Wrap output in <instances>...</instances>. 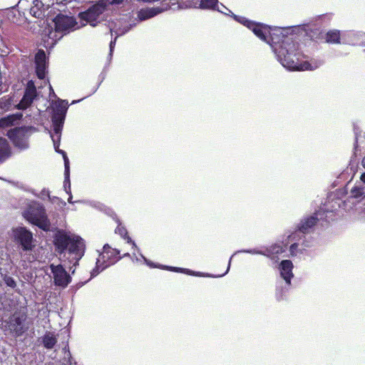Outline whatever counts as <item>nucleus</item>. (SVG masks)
<instances>
[{
	"label": "nucleus",
	"instance_id": "1",
	"mask_svg": "<svg viewBox=\"0 0 365 365\" xmlns=\"http://www.w3.org/2000/svg\"><path fill=\"white\" fill-rule=\"evenodd\" d=\"M28 313L26 308L14 311L4 321L5 331L15 338L23 336L29 329Z\"/></svg>",
	"mask_w": 365,
	"mask_h": 365
},
{
	"label": "nucleus",
	"instance_id": "2",
	"mask_svg": "<svg viewBox=\"0 0 365 365\" xmlns=\"http://www.w3.org/2000/svg\"><path fill=\"white\" fill-rule=\"evenodd\" d=\"M123 0H99L87 10L80 12L78 18L88 23L91 26H96L100 22V16L109 5L120 4Z\"/></svg>",
	"mask_w": 365,
	"mask_h": 365
},
{
	"label": "nucleus",
	"instance_id": "3",
	"mask_svg": "<svg viewBox=\"0 0 365 365\" xmlns=\"http://www.w3.org/2000/svg\"><path fill=\"white\" fill-rule=\"evenodd\" d=\"M53 242L56 248L61 251H65L68 247V251H84L86 247L81 237L68 234L62 230L55 233Z\"/></svg>",
	"mask_w": 365,
	"mask_h": 365
},
{
	"label": "nucleus",
	"instance_id": "4",
	"mask_svg": "<svg viewBox=\"0 0 365 365\" xmlns=\"http://www.w3.org/2000/svg\"><path fill=\"white\" fill-rule=\"evenodd\" d=\"M54 31H51L48 37L56 41L63 37V36L75 30L78 25L76 19L73 16H69L62 14H58L53 19Z\"/></svg>",
	"mask_w": 365,
	"mask_h": 365
},
{
	"label": "nucleus",
	"instance_id": "5",
	"mask_svg": "<svg viewBox=\"0 0 365 365\" xmlns=\"http://www.w3.org/2000/svg\"><path fill=\"white\" fill-rule=\"evenodd\" d=\"M289 46L288 48H284L285 52L282 51V54L284 55L282 64L284 67L288 68L290 70L295 71H307L312 70L311 64L308 61H304L303 63H299L298 61V58H297L296 46L295 43L292 41L291 43L286 42Z\"/></svg>",
	"mask_w": 365,
	"mask_h": 365
},
{
	"label": "nucleus",
	"instance_id": "6",
	"mask_svg": "<svg viewBox=\"0 0 365 365\" xmlns=\"http://www.w3.org/2000/svg\"><path fill=\"white\" fill-rule=\"evenodd\" d=\"M25 217L28 221L44 231L50 230L51 223L48 219L46 210L42 205L31 207L25 213Z\"/></svg>",
	"mask_w": 365,
	"mask_h": 365
},
{
	"label": "nucleus",
	"instance_id": "7",
	"mask_svg": "<svg viewBox=\"0 0 365 365\" xmlns=\"http://www.w3.org/2000/svg\"><path fill=\"white\" fill-rule=\"evenodd\" d=\"M29 129L26 127H16L7 131L6 135L15 148L19 150L29 148Z\"/></svg>",
	"mask_w": 365,
	"mask_h": 365
},
{
	"label": "nucleus",
	"instance_id": "8",
	"mask_svg": "<svg viewBox=\"0 0 365 365\" xmlns=\"http://www.w3.org/2000/svg\"><path fill=\"white\" fill-rule=\"evenodd\" d=\"M310 38L315 41H322L327 43L339 44L341 43V32L337 29H331L326 33H324L319 29L311 30L307 33Z\"/></svg>",
	"mask_w": 365,
	"mask_h": 365
},
{
	"label": "nucleus",
	"instance_id": "9",
	"mask_svg": "<svg viewBox=\"0 0 365 365\" xmlns=\"http://www.w3.org/2000/svg\"><path fill=\"white\" fill-rule=\"evenodd\" d=\"M50 269L53 275L55 285L65 288L71 282V277L68 274L62 264L55 265L51 264Z\"/></svg>",
	"mask_w": 365,
	"mask_h": 365
},
{
	"label": "nucleus",
	"instance_id": "10",
	"mask_svg": "<svg viewBox=\"0 0 365 365\" xmlns=\"http://www.w3.org/2000/svg\"><path fill=\"white\" fill-rule=\"evenodd\" d=\"M120 252H99V255L96 259V269L103 271L108 267L115 264L121 257L119 256Z\"/></svg>",
	"mask_w": 365,
	"mask_h": 365
},
{
	"label": "nucleus",
	"instance_id": "11",
	"mask_svg": "<svg viewBox=\"0 0 365 365\" xmlns=\"http://www.w3.org/2000/svg\"><path fill=\"white\" fill-rule=\"evenodd\" d=\"M37 96V91L34 83L29 81L27 83L24 96L20 101L19 108L25 109L29 107Z\"/></svg>",
	"mask_w": 365,
	"mask_h": 365
},
{
	"label": "nucleus",
	"instance_id": "12",
	"mask_svg": "<svg viewBox=\"0 0 365 365\" xmlns=\"http://www.w3.org/2000/svg\"><path fill=\"white\" fill-rule=\"evenodd\" d=\"M234 256H235V255H232V257L230 258L229 264L227 267L226 270L223 273H222L220 274L215 275L214 277H222L227 273V272L230 269V262L232 259V258L234 257ZM162 268L165 270H169V271H172V272H175L184 273V274L191 275V276L212 277L211 275L205 274H204L202 272H195V271H192V270H190V269H186V268H180V267H170V266H163Z\"/></svg>",
	"mask_w": 365,
	"mask_h": 365
},
{
	"label": "nucleus",
	"instance_id": "13",
	"mask_svg": "<svg viewBox=\"0 0 365 365\" xmlns=\"http://www.w3.org/2000/svg\"><path fill=\"white\" fill-rule=\"evenodd\" d=\"M170 8V4L163 3L161 6L142 9L138 13V18L141 21L146 20L169 9Z\"/></svg>",
	"mask_w": 365,
	"mask_h": 365
},
{
	"label": "nucleus",
	"instance_id": "14",
	"mask_svg": "<svg viewBox=\"0 0 365 365\" xmlns=\"http://www.w3.org/2000/svg\"><path fill=\"white\" fill-rule=\"evenodd\" d=\"M287 242L284 244V247L281 245H275L273 249H276L277 247L280 249V251H284V248H287L288 245L290 244L289 251H297L299 245H303L304 243V240L302 239L299 237V233L297 231L289 235L287 238Z\"/></svg>",
	"mask_w": 365,
	"mask_h": 365
},
{
	"label": "nucleus",
	"instance_id": "15",
	"mask_svg": "<svg viewBox=\"0 0 365 365\" xmlns=\"http://www.w3.org/2000/svg\"><path fill=\"white\" fill-rule=\"evenodd\" d=\"M248 29H250L260 40L269 43V41L267 40V34L270 35V27L269 26L253 21Z\"/></svg>",
	"mask_w": 365,
	"mask_h": 365
},
{
	"label": "nucleus",
	"instance_id": "16",
	"mask_svg": "<svg viewBox=\"0 0 365 365\" xmlns=\"http://www.w3.org/2000/svg\"><path fill=\"white\" fill-rule=\"evenodd\" d=\"M64 117H61L58 115H53L52 116V123L53 127V131L55 133V135H51L53 145L55 148L56 149L59 146L61 133L63 128V125L64 123Z\"/></svg>",
	"mask_w": 365,
	"mask_h": 365
},
{
	"label": "nucleus",
	"instance_id": "17",
	"mask_svg": "<svg viewBox=\"0 0 365 365\" xmlns=\"http://www.w3.org/2000/svg\"><path fill=\"white\" fill-rule=\"evenodd\" d=\"M293 267L292 261L289 259L282 260L279 264L280 275L288 285L291 284V280L294 277Z\"/></svg>",
	"mask_w": 365,
	"mask_h": 365
},
{
	"label": "nucleus",
	"instance_id": "18",
	"mask_svg": "<svg viewBox=\"0 0 365 365\" xmlns=\"http://www.w3.org/2000/svg\"><path fill=\"white\" fill-rule=\"evenodd\" d=\"M16 237L24 250L26 251L31 250L33 240V236L31 232L26 230L25 228H20L16 232Z\"/></svg>",
	"mask_w": 365,
	"mask_h": 365
},
{
	"label": "nucleus",
	"instance_id": "19",
	"mask_svg": "<svg viewBox=\"0 0 365 365\" xmlns=\"http://www.w3.org/2000/svg\"><path fill=\"white\" fill-rule=\"evenodd\" d=\"M317 216H309L302 219L297 225V230L303 234L311 232L318 222Z\"/></svg>",
	"mask_w": 365,
	"mask_h": 365
},
{
	"label": "nucleus",
	"instance_id": "20",
	"mask_svg": "<svg viewBox=\"0 0 365 365\" xmlns=\"http://www.w3.org/2000/svg\"><path fill=\"white\" fill-rule=\"evenodd\" d=\"M11 148L7 140L0 137V164L11 156Z\"/></svg>",
	"mask_w": 365,
	"mask_h": 365
},
{
	"label": "nucleus",
	"instance_id": "21",
	"mask_svg": "<svg viewBox=\"0 0 365 365\" xmlns=\"http://www.w3.org/2000/svg\"><path fill=\"white\" fill-rule=\"evenodd\" d=\"M57 343V338L52 331H46L42 337V344L44 348L52 349Z\"/></svg>",
	"mask_w": 365,
	"mask_h": 365
},
{
	"label": "nucleus",
	"instance_id": "22",
	"mask_svg": "<svg viewBox=\"0 0 365 365\" xmlns=\"http://www.w3.org/2000/svg\"><path fill=\"white\" fill-rule=\"evenodd\" d=\"M118 225L117 227L115 230V232L116 234H118L120 237L124 238L127 240L128 243H130L132 245V249H137V245L134 242V241L132 240V239L128 236L127 229L125 226H123L119 220H117Z\"/></svg>",
	"mask_w": 365,
	"mask_h": 365
},
{
	"label": "nucleus",
	"instance_id": "23",
	"mask_svg": "<svg viewBox=\"0 0 365 365\" xmlns=\"http://www.w3.org/2000/svg\"><path fill=\"white\" fill-rule=\"evenodd\" d=\"M60 256L59 258L61 259V255L63 254V257L66 258L68 262L73 264V266H76L78 264V261L83 256L84 252H59Z\"/></svg>",
	"mask_w": 365,
	"mask_h": 365
},
{
	"label": "nucleus",
	"instance_id": "24",
	"mask_svg": "<svg viewBox=\"0 0 365 365\" xmlns=\"http://www.w3.org/2000/svg\"><path fill=\"white\" fill-rule=\"evenodd\" d=\"M68 109V103L65 101H58L54 108V115L64 117Z\"/></svg>",
	"mask_w": 365,
	"mask_h": 365
},
{
	"label": "nucleus",
	"instance_id": "25",
	"mask_svg": "<svg viewBox=\"0 0 365 365\" xmlns=\"http://www.w3.org/2000/svg\"><path fill=\"white\" fill-rule=\"evenodd\" d=\"M217 0H199L198 4L201 9H214L217 6Z\"/></svg>",
	"mask_w": 365,
	"mask_h": 365
},
{
	"label": "nucleus",
	"instance_id": "26",
	"mask_svg": "<svg viewBox=\"0 0 365 365\" xmlns=\"http://www.w3.org/2000/svg\"><path fill=\"white\" fill-rule=\"evenodd\" d=\"M351 195L354 198H359L362 196L365 197L364 187L359 186L353 187L351 190Z\"/></svg>",
	"mask_w": 365,
	"mask_h": 365
},
{
	"label": "nucleus",
	"instance_id": "27",
	"mask_svg": "<svg viewBox=\"0 0 365 365\" xmlns=\"http://www.w3.org/2000/svg\"><path fill=\"white\" fill-rule=\"evenodd\" d=\"M172 5L175 4H185L189 6H196L198 4L199 0H170Z\"/></svg>",
	"mask_w": 365,
	"mask_h": 365
},
{
	"label": "nucleus",
	"instance_id": "28",
	"mask_svg": "<svg viewBox=\"0 0 365 365\" xmlns=\"http://www.w3.org/2000/svg\"><path fill=\"white\" fill-rule=\"evenodd\" d=\"M36 73L39 79H44L46 77V64H36Z\"/></svg>",
	"mask_w": 365,
	"mask_h": 365
},
{
	"label": "nucleus",
	"instance_id": "29",
	"mask_svg": "<svg viewBox=\"0 0 365 365\" xmlns=\"http://www.w3.org/2000/svg\"><path fill=\"white\" fill-rule=\"evenodd\" d=\"M36 64H46V54L43 50H39L35 56Z\"/></svg>",
	"mask_w": 365,
	"mask_h": 365
},
{
	"label": "nucleus",
	"instance_id": "30",
	"mask_svg": "<svg viewBox=\"0 0 365 365\" xmlns=\"http://www.w3.org/2000/svg\"><path fill=\"white\" fill-rule=\"evenodd\" d=\"M14 119L9 116L0 118V128L9 127L13 125Z\"/></svg>",
	"mask_w": 365,
	"mask_h": 365
},
{
	"label": "nucleus",
	"instance_id": "31",
	"mask_svg": "<svg viewBox=\"0 0 365 365\" xmlns=\"http://www.w3.org/2000/svg\"><path fill=\"white\" fill-rule=\"evenodd\" d=\"M234 19L239 23H240L242 25H244L245 26H246L247 28H248L253 22V21L249 20L247 18H245V16H241L234 15Z\"/></svg>",
	"mask_w": 365,
	"mask_h": 365
},
{
	"label": "nucleus",
	"instance_id": "32",
	"mask_svg": "<svg viewBox=\"0 0 365 365\" xmlns=\"http://www.w3.org/2000/svg\"><path fill=\"white\" fill-rule=\"evenodd\" d=\"M68 182V189H71V182H70V166H66L64 170V187L66 189V183Z\"/></svg>",
	"mask_w": 365,
	"mask_h": 365
},
{
	"label": "nucleus",
	"instance_id": "33",
	"mask_svg": "<svg viewBox=\"0 0 365 365\" xmlns=\"http://www.w3.org/2000/svg\"><path fill=\"white\" fill-rule=\"evenodd\" d=\"M4 281L8 287H10L11 288H14L16 286V283L12 277L6 274L4 277Z\"/></svg>",
	"mask_w": 365,
	"mask_h": 365
},
{
	"label": "nucleus",
	"instance_id": "34",
	"mask_svg": "<svg viewBox=\"0 0 365 365\" xmlns=\"http://www.w3.org/2000/svg\"><path fill=\"white\" fill-rule=\"evenodd\" d=\"M30 14L36 18H40L42 14V11L35 6L30 9Z\"/></svg>",
	"mask_w": 365,
	"mask_h": 365
},
{
	"label": "nucleus",
	"instance_id": "35",
	"mask_svg": "<svg viewBox=\"0 0 365 365\" xmlns=\"http://www.w3.org/2000/svg\"><path fill=\"white\" fill-rule=\"evenodd\" d=\"M56 151L63 154V160H64V167L66 168V166H69V160L67 157L66 152L63 150H56Z\"/></svg>",
	"mask_w": 365,
	"mask_h": 365
},
{
	"label": "nucleus",
	"instance_id": "36",
	"mask_svg": "<svg viewBox=\"0 0 365 365\" xmlns=\"http://www.w3.org/2000/svg\"><path fill=\"white\" fill-rule=\"evenodd\" d=\"M115 39L114 41H111L110 43V50L111 52L113 51V48L115 46Z\"/></svg>",
	"mask_w": 365,
	"mask_h": 365
},
{
	"label": "nucleus",
	"instance_id": "37",
	"mask_svg": "<svg viewBox=\"0 0 365 365\" xmlns=\"http://www.w3.org/2000/svg\"><path fill=\"white\" fill-rule=\"evenodd\" d=\"M360 179L364 183H365V173H363L361 175Z\"/></svg>",
	"mask_w": 365,
	"mask_h": 365
},
{
	"label": "nucleus",
	"instance_id": "38",
	"mask_svg": "<svg viewBox=\"0 0 365 365\" xmlns=\"http://www.w3.org/2000/svg\"><path fill=\"white\" fill-rule=\"evenodd\" d=\"M108 249H110V246L108 244H106L103 246V251H106Z\"/></svg>",
	"mask_w": 365,
	"mask_h": 365
},
{
	"label": "nucleus",
	"instance_id": "39",
	"mask_svg": "<svg viewBox=\"0 0 365 365\" xmlns=\"http://www.w3.org/2000/svg\"><path fill=\"white\" fill-rule=\"evenodd\" d=\"M361 165L365 168V156L361 160Z\"/></svg>",
	"mask_w": 365,
	"mask_h": 365
},
{
	"label": "nucleus",
	"instance_id": "40",
	"mask_svg": "<svg viewBox=\"0 0 365 365\" xmlns=\"http://www.w3.org/2000/svg\"><path fill=\"white\" fill-rule=\"evenodd\" d=\"M64 262V266H68V268L71 269V267H70V264H67L66 262V260L63 261Z\"/></svg>",
	"mask_w": 365,
	"mask_h": 365
},
{
	"label": "nucleus",
	"instance_id": "41",
	"mask_svg": "<svg viewBox=\"0 0 365 365\" xmlns=\"http://www.w3.org/2000/svg\"><path fill=\"white\" fill-rule=\"evenodd\" d=\"M357 146H358V140H357V137H356L355 147L356 148Z\"/></svg>",
	"mask_w": 365,
	"mask_h": 365
},
{
	"label": "nucleus",
	"instance_id": "42",
	"mask_svg": "<svg viewBox=\"0 0 365 365\" xmlns=\"http://www.w3.org/2000/svg\"><path fill=\"white\" fill-rule=\"evenodd\" d=\"M96 272H97V273H95V275H97V274H98L101 270H98L96 268Z\"/></svg>",
	"mask_w": 365,
	"mask_h": 365
},
{
	"label": "nucleus",
	"instance_id": "43",
	"mask_svg": "<svg viewBox=\"0 0 365 365\" xmlns=\"http://www.w3.org/2000/svg\"><path fill=\"white\" fill-rule=\"evenodd\" d=\"M27 254H28L27 252H25L24 255H21V257H24L26 255H27Z\"/></svg>",
	"mask_w": 365,
	"mask_h": 365
},
{
	"label": "nucleus",
	"instance_id": "44",
	"mask_svg": "<svg viewBox=\"0 0 365 365\" xmlns=\"http://www.w3.org/2000/svg\"><path fill=\"white\" fill-rule=\"evenodd\" d=\"M68 343L66 344L65 347H64V349H66V348H68Z\"/></svg>",
	"mask_w": 365,
	"mask_h": 365
},
{
	"label": "nucleus",
	"instance_id": "45",
	"mask_svg": "<svg viewBox=\"0 0 365 365\" xmlns=\"http://www.w3.org/2000/svg\"><path fill=\"white\" fill-rule=\"evenodd\" d=\"M126 255H129V254L128 252L125 253L123 256H126Z\"/></svg>",
	"mask_w": 365,
	"mask_h": 365
},
{
	"label": "nucleus",
	"instance_id": "46",
	"mask_svg": "<svg viewBox=\"0 0 365 365\" xmlns=\"http://www.w3.org/2000/svg\"><path fill=\"white\" fill-rule=\"evenodd\" d=\"M67 186L68 187V182H67V183H66V187H67ZM65 190L67 191V188H66V189H65Z\"/></svg>",
	"mask_w": 365,
	"mask_h": 365
},
{
	"label": "nucleus",
	"instance_id": "47",
	"mask_svg": "<svg viewBox=\"0 0 365 365\" xmlns=\"http://www.w3.org/2000/svg\"><path fill=\"white\" fill-rule=\"evenodd\" d=\"M35 259V257L34 256L32 255V260H34Z\"/></svg>",
	"mask_w": 365,
	"mask_h": 365
},
{
	"label": "nucleus",
	"instance_id": "48",
	"mask_svg": "<svg viewBox=\"0 0 365 365\" xmlns=\"http://www.w3.org/2000/svg\"><path fill=\"white\" fill-rule=\"evenodd\" d=\"M242 251H243V252H245L246 250H243Z\"/></svg>",
	"mask_w": 365,
	"mask_h": 365
}]
</instances>
